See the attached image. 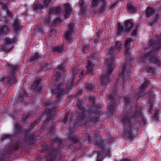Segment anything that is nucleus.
Returning <instances> with one entry per match:
<instances>
[{
  "label": "nucleus",
  "mask_w": 161,
  "mask_h": 161,
  "mask_svg": "<svg viewBox=\"0 0 161 161\" xmlns=\"http://www.w3.org/2000/svg\"><path fill=\"white\" fill-rule=\"evenodd\" d=\"M90 46L89 45L85 46L83 48V51H84L85 50H87L89 49Z\"/></svg>",
  "instance_id": "61"
},
{
  "label": "nucleus",
  "mask_w": 161,
  "mask_h": 161,
  "mask_svg": "<svg viewBox=\"0 0 161 161\" xmlns=\"http://www.w3.org/2000/svg\"><path fill=\"white\" fill-rule=\"evenodd\" d=\"M79 71V69L76 67L73 70V75H75Z\"/></svg>",
  "instance_id": "54"
},
{
  "label": "nucleus",
  "mask_w": 161,
  "mask_h": 161,
  "mask_svg": "<svg viewBox=\"0 0 161 161\" xmlns=\"http://www.w3.org/2000/svg\"><path fill=\"white\" fill-rule=\"evenodd\" d=\"M112 61L107 60L106 64L108 69L102 74L101 77V82L103 85H106L110 81V76L112 74V70L114 68Z\"/></svg>",
  "instance_id": "5"
},
{
  "label": "nucleus",
  "mask_w": 161,
  "mask_h": 161,
  "mask_svg": "<svg viewBox=\"0 0 161 161\" xmlns=\"http://www.w3.org/2000/svg\"><path fill=\"white\" fill-rule=\"evenodd\" d=\"M79 4L80 7V10L79 12L80 15H84L86 11L87 5H86L85 2L83 0H80Z\"/></svg>",
  "instance_id": "20"
},
{
  "label": "nucleus",
  "mask_w": 161,
  "mask_h": 161,
  "mask_svg": "<svg viewBox=\"0 0 161 161\" xmlns=\"http://www.w3.org/2000/svg\"><path fill=\"white\" fill-rule=\"evenodd\" d=\"M44 130L47 131H51L53 130H55V127L53 126H48L46 127V129L45 128Z\"/></svg>",
  "instance_id": "47"
},
{
  "label": "nucleus",
  "mask_w": 161,
  "mask_h": 161,
  "mask_svg": "<svg viewBox=\"0 0 161 161\" xmlns=\"http://www.w3.org/2000/svg\"><path fill=\"white\" fill-rule=\"evenodd\" d=\"M101 106L100 105L94 106L90 109L89 114L90 115L87 117L88 120L93 124L98 122L100 120L99 114Z\"/></svg>",
  "instance_id": "4"
},
{
  "label": "nucleus",
  "mask_w": 161,
  "mask_h": 161,
  "mask_svg": "<svg viewBox=\"0 0 161 161\" xmlns=\"http://www.w3.org/2000/svg\"><path fill=\"white\" fill-rule=\"evenodd\" d=\"M16 77L15 75L13 76L11 75L7 78H2L1 79V81L9 84H12L17 82V80L15 79Z\"/></svg>",
  "instance_id": "16"
},
{
  "label": "nucleus",
  "mask_w": 161,
  "mask_h": 161,
  "mask_svg": "<svg viewBox=\"0 0 161 161\" xmlns=\"http://www.w3.org/2000/svg\"><path fill=\"white\" fill-rule=\"evenodd\" d=\"M108 99L110 100V103L108 104V108L111 113H113L116 109V102L113 95L111 94L108 96Z\"/></svg>",
  "instance_id": "12"
},
{
  "label": "nucleus",
  "mask_w": 161,
  "mask_h": 161,
  "mask_svg": "<svg viewBox=\"0 0 161 161\" xmlns=\"http://www.w3.org/2000/svg\"><path fill=\"white\" fill-rule=\"evenodd\" d=\"M27 97V95L25 91L22 89H21L18 95V100L20 101H24L26 99Z\"/></svg>",
  "instance_id": "22"
},
{
  "label": "nucleus",
  "mask_w": 161,
  "mask_h": 161,
  "mask_svg": "<svg viewBox=\"0 0 161 161\" xmlns=\"http://www.w3.org/2000/svg\"><path fill=\"white\" fill-rule=\"evenodd\" d=\"M155 12L154 9L151 8L150 7L147 8L146 10V14L148 17L152 15Z\"/></svg>",
  "instance_id": "32"
},
{
  "label": "nucleus",
  "mask_w": 161,
  "mask_h": 161,
  "mask_svg": "<svg viewBox=\"0 0 161 161\" xmlns=\"http://www.w3.org/2000/svg\"><path fill=\"white\" fill-rule=\"evenodd\" d=\"M146 69H147L149 72L151 73H155L156 72L154 68L151 67L148 65H146L145 66Z\"/></svg>",
  "instance_id": "41"
},
{
  "label": "nucleus",
  "mask_w": 161,
  "mask_h": 161,
  "mask_svg": "<svg viewBox=\"0 0 161 161\" xmlns=\"http://www.w3.org/2000/svg\"><path fill=\"white\" fill-rule=\"evenodd\" d=\"M64 7L65 10V14L64 17L65 19L67 18L70 15L72 11L71 8L70 4L69 3H66L64 5Z\"/></svg>",
  "instance_id": "21"
},
{
  "label": "nucleus",
  "mask_w": 161,
  "mask_h": 161,
  "mask_svg": "<svg viewBox=\"0 0 161 161\" xmlns=\"http://www.w3.org/2000/svg\"><path fill=\"white\" fill-rule=\"evenodd\" d=\"M131 99L127 97H125V104L126 105L130 103L131 101Z\"/></svg>",
  "instance_id": "48"
},
{
  "label": "nucleus",
  "mask_w": 161,
  "mask_h": 161,
  "mask_svg": "<svg viewBox=\"0 0 161 161\" xmlns=\"http://www.w3.org/2000/svg\"><path fill=\"white\" fill-rule=\"evenodd\" d=\"M19 146V142H17L15 144L9 145L8 148L5 149L4 153L6 154L7 156L8 157L10 154L14 153V152L18 150Z\"/></svg>",
  "instance_id": "11"
},
{
  "label": "nucleus",
  "mask_w": 161,
  "mask_h": 161,
  "mask_svg": "<svg viewBox=\"0 0 161 161\" xmlns=\"http://www.w3.org/2000/svg\"><path fill=\"white\" fill-rule=\"evenodd\" d=\"M43 6L40 3H36L32 7L34 11H36L38 9H42L43 8Z\"/></svg>",
  "instance_id": "37"
},
{
  "label": "nucleus",
  "mask_w": 161,
  "mask_h": 161,
  "mask_svg": "<svg viewBox=\"0 0 161 161\" xmlns=\"http://www.w3.org/2000/svg\"><path fill=\"white\" fill-rule=\"evenodd\" d=\"M5 41V44L3 47H1V49L2 51L8 53L12 49L14 41L13 39L8 38H6Z\"/></svg>",
  "instance_id": "8"
},
{
  "label": "nucleus",
  "mask_w": 161,
  "mask_h": 161,
  "mask_svg": "<svg viewBox=\"0 0 161 161\" xmlns=\"http://www.w3.org/2000/svg\"><path fill=\"white\" fill-rule=\"evenodd\" d=\"M89 100L90 101V102H91V103L92 104V105H93V106H94V104L95 103V97H94L92 96H90L89 97ZM97 105L96 106H97Z\"/></svg>",
  "instance_id": "49"
},
{
  "label": "nucleus",
  "mask_w": 161,
  "mask_h": 161,
  "mask_svg": "<svg viewBox=\"0 0 161 161\" xmlns=\"http://www.w3.org/2000/svg\"><path fill=\"white\" fill-rule=\"evenodd\" d=\"M127 66L128 65H127V63H124L122 66V69L119 75L122 78V80L124 79H125L127 77L126 72L129 76L131 75L130 70V69H127Z\"/></svg>",
  "instance_id": "14"
},
{
  "label": "nucleus",
  "mask_w": 161,
  "mask_h": 161,
  "mask_svg": "<svg viewBox=\"0 0 161 161\" xmlns=\"http://www.w3.org/2000/svg\"><path fill=\"white\" fill-rule=\"evenodd\" d=\"M50 22V20L49 19H46L44 21V22L47 24H49Z\"/></svg>",
  "instance_id": "62"
},
{
  "label": "nucleus",
  "mask_w": 161,
  "mask_h": 161,
  "mask_svg": "<svg viewBox=\"0 0 161 161\" xmlns=\"http://www.w3.org/2000/svg\"><path fill=\"white\" fill-rule=\"evenodd\" d=\"M85 114H79L76 117V121L75 123V125L76 126H80L83 124H86L85 120Z\"/></svg>",
  "instance_id": "18"
},
{
  "label": "nucleus",
  "mask_w": 161,
  "mask_h": 161,
  "mask_svg": "<svg viewBox=\"0 0 161 161\" xmlns=\"http://www.w3.org/2000/svg\"><path fill=\"white\" fill-rule=\"evenodd\" d=\"M95 136V134L93 135V136H92L91 132L90 133L85 132L81 137V139L84 141V142L88 143L92 140L94 139Z\"/></svg>",
  "instance_id": "17"
},
{
  "label": "nucleus",
  "mask_w": 161,
  "mask_h": 161,
  "mask_svg": "<svg viewBox=\"0 0 161 161\" xmlns=\"http://www.w3.org/2000/svg\"><path fill=\"white\" fill-rule=\"evenodd\" d=\"M64 86V85L62 83L58 85L54 88L53 87L52 90L53 94L57 99L54 101L53 103H51L50 101L44 103V105L46 108L45 112L46 114L47 120L50 119L54 115V113L55 112V109L58 106V103L59 102L58 99L63 95Z\"/></svg>",
  "instance_id": "1"
},
{
  "label": "nucleus",
  "mask_w": 161,
  "mask_h": 161,
  "mask_svg": "<svg viewBox=\"0 0 161 161\" xmlns=\"http://www.w3.org/2000/svg\"><path fill=\"white\" fill-rule=\"evenodd\" d=\"M102 5L100 9L98 11V13H102L105 11V8L106 6V0H102Z\"/></svg>",
  "instance_id": "36"
},
{
  "label": "nucleus",
  "mask_w": 161,
  "mask_h": 161,
  "mask_svg": "<svg viewBox=\"0 0 161 161\" xmlns=\"http://www.w3.org/2000/svg\"><path fill=\"white\" fill-rule=\"evenodd\" d=\"M118 31L117 34L120 35L123 31V29L122 26H121L120 23H118Z\"/></svg>",
  "instance_id": "44"
},
{
  "label": "nucleus",
  "mask_w": 161,
  "mask_h": 161,
  "mask_svg": "<svg viewBox=\"0 0 161 161\" xmlns=\"http://www.w3.org/2000/svg\"><path fill=\"white\" fill-rule=\"evenodd\" d=\"M52 50L54 52H57L60 53L64 50L63 46H56L53 48Z\"/></svg>",
  "instance_id": "35"
},
{
  "label": "nucleus",
  "mask_w": 161,
  "mask_h": 161,
  "mask_svg": "<svg viewBox=\"0 0 161 161\" xmlns=\"http://www.w3.org/2000/svg\"><path fill=\"white\" fill-rule=\"evenodd\" d=\"M30 115L26 114L23 116L22 119L25 120L29 117Z\"/></svg>",
  "instance_id": "58"
},
{
  "label": "nucleus",
  "mask_w": 161,
  "mask_h": 161,
  "mask_svg": "<svg viewBox=\"0 0 161 161\" xmlns=\"http://www.w3.org/2000/svg\"><path fill=\"white\" fill-rule=\"evenodd\" d=\"M86 89L87 91L91 92L92 91L94 87L93 85H92L91 84L86 83Z\"/></svg>",
  "instance_id": "39"
},
{
  "label": "nucleus",
  "mask_w": 161,
  "mask_h": 161,
  "mask_svg": "<svg viewBox=\"0 0 161 161\" xmlns=\"http://www.w3.org/2000/svg\"><path fill=\"white\" fill-rule=\"evenodd\" d=\"M130 118L131 117L129 113H127L122 118L121 121L123 123L125 124L124 127L125 130H127L126 128L128 129L131 127Z\"/></svg>",
  "instance_id": "15"
},
{
  "label": "nucleus",
  "mask_w": 161,
  "mask_h": 161,
  "mask_svg": "<svg viewBox=\"0 0 161 161\" xmlns=\"http://www.w3.org/2000/svg\"><path fill=\"white\" fill-rule=\"evenodd\" d=\"M24 135V139L22 142L24 147H26L29 144L35 143L36 137L37 136L31 134V131H25Z\"/></svg>",
  "instance_id": "6"
},
{
  "label": "nucleus",
  "mask_w": 161,
  "mask_h": 161,
  "mask_svg": "<svg viewBox=\"0 0 161 161\" xmlns=\"http://www.w3.org/2000/svg\"><path fill=\"white\" fill-rule=\"evenodd\" d=\"M9 31V28L7 25H4L0 28V36L6 34Z\"/></svg>",
  "instance_id": "29"
},
{
  "label": "nucleus",
  "mask_w": 161,
  "mask_h": 161,
  "mask_svg": "<svg viewBox=\"0 0 161 161\" xmlns=\"http://www.w3.org/2000/svg\"><path fill=\"white\" fill-rule=\"evenodd\" d=\"M95 66V65L90 61H88L87 62V72L88 73H92L93 68Z\"/></svg>",
  "instance_id": "31"
},
{
  "label": "nucleus",
  "mask_w": 161,
  "mask_h": 161,
  "mask_svg": "<svg viewBox=\"0 0 161 161\" xmlns=\"http://www.w3.org/2000/svg\"><path fill=\"white\" fill-rule=\"evenodd\" d=\"M2 5V8L3 9L6 11L8 15L12 18V15L11 12L9 11L6 4L3 5L2 3H0Z\"/></svg>",
  "instance_id": "33"
},
{
  "label": "nucleus",
  "mask_w": 161,
  "mask_h": 161,
  "mask_svg": "<svg viewBox=\"0 0 161 161\" xmlns=\"http://www.w3.org/2000/svg\"><path fill=\"white\" fill-rule=\"evenodd\" d=\"M63 68V67L62 65H59L57 67V69L58 70L62 69Z\"/></svg>",
  "instance_id": "63"
},
{
  "label": "nucleus",
  "mask_w": 161,
  "mask_h": 161,
  "mask_svg": "<svg viewBox=\"0 0 161 161\" xmlns=\"http://www.w3.org/2000/svg\"><path fill=\"white\" fill-rule=\"evenodd\" d=\"M149 83V81L147 80H146L144 83L141 86L140 88V90L139 93V97H141L144 95L146 96V98L148 99L149 103L151 105L150 108H152V106L153 104V97H152V95L150 93H146L145 94H144V89L147 87V85Z\"/></svg>",
  "instance_id": "7"
},
{
  "label": "nucleus",
  "mask_w": 161,
  "mask_h": 161,
  "mask_svg": "<svg viewBox=\"0 0 161 161\" xmlns=\"http://www.w3.org/2000/svg\"><path fill=\"white\" fill-rule=\"evenodd\" d=\"M127 8L131 12H135L136 10V9L130 4H128Z\"/></svg>",
  "instance_id": "43"
},
{
  "label": "nucleus",
  "mask_w": 161,
  "mask_h": 161,
  "mask_svg": "<svg viewBox=\"0 0 161 161\" xmlns=\"http://www.w3.org/2000/svg\"><path fill=\"white\" fill-rule=\"evenodd\" d=\"M125 25L126 31L129 32L133 28V24L130 20H127L125 22Z\"/></svg>",
  "instance_id": "27"
},
{
  "label": "nucleus",
  "mask_w": 161,
  "mask_h": 161,
  "mask_svg": "<svg viewBox=\"0 0 161 161\" xmlns=\"http://www.w3.org/2000/svg\"><path fill=\"white\" fill-rule=\"evenodd\" d=\"M35 31L37 32L43 33V30L42 29L41 26H37L36 29Z\"/></svg>",
  "instance_id": "50"
},
{
  "label": "nucleus",
  "mask_w": 161,
  "mask_h": 161,
  "mask_svg": "<svg viewBox=\"0 0 161 161\" xmlns=\"http://www.w3.org/2000/svg\"><path fill=\"white\" fill-rule=\"evenodd\" d=\"M38 58V55L37 53H36L35 54L30 58L31 61H33Z\"/></svg>",
  "instance_id": "53"
},
{
  "label": "nucleus",
  "mask_w": 161,
  "mask_h": 161,
  "mask_svg": "<svg viewBox=\"0 0 161 161\" xmlns=\"http://www.w3.org/2000/svg\"><path fill=\"white\" fill-rule=\"evenodd\" d=\"M68 116H69L68 114H65L64 118V120H63V122L65 124L68 121Z\"/></svg>",
  "instance_id": "56"
},
{
  "label": "nucleus",
  "mask_w": 161,
  "mask_h": 161,
  "mask_svg": "<svg viewBox=\"0 0 161 161\" xmlns=\"http://www.w3.org/2000/svg\"><path fill=\"white\" fill-rule=\"evenodd\" d=\"M14 129L15 130H20L22 127L20 125L16 123L14 125Z\"/></svg>",
  "instance_id": "51"
},
{
  "label": "nucleus",
  "mask_w": 161,
  "mask_h": 161,
  "mask_svg": "<svg viewBox=\"0 0 161 161\" xmlns=\"http://www.w3.org/2000/svg\"><path fill=\"white\" fill-rule=\"evenodd\" d=\"M105 141H96L95 142L94 144L99 148H100L102 150L105 149L107 152V155L109 156L110 154V150L111 149V147L109 144H105Z\"/></svg>",
  "instance_id": "9"
},
{
  "label": "nucleus",
  "mask_w": 161,
  "mask_h": 161,
  "mask_svg": "<svg viewBox=\"0 0 161 161\" xmlns=\"http://www.w3.org/2000/svg\"><path fill=\"white\" fill-rule=\"evenodd\" d=\"M103 154L102 152H98L97 153V161H103Z\"/></svg>",
  "instance_id": "40"
},
{
  "label": "nucleus",
  "mask_w": 161,
  "mask_h": 161,
  "mask_svg": "<svg viewBox=\"0 0 161 161\" xmlns=\"http://www.w3.org/2000/svg\"><path fill=\"white\" fill-rule=\"evenodd\" d=\"M21 26H20L19 25V22L17 21V19H16L14 22L13 24V29L16 33L19 30L21 29Z\"/></svg>",
  "instance_id": "30"
},
{
  "label": "nucleus",
  "mask_w": 161,
  "mask_h": 161,
  "mask_svg": "<svg viewBox=\"0 0 161 161\" xmlns=\"http://www.w3.org/2000/svg\"><path fill=\"white\" fill-rule=\"evenodd\" d=\"M8 67H10L11 68L10 72L11 75H12L13 76L15 75L16 71L18 69L19 65H15L13 66L9 64H8Z\"/></svg>",
  "instance_id": "26"
},
{
  "label": "nucleus",
  "mask_w": 161,
  "mask_h": 161,
  "mask_svg": "<svg viewBox=\"0 0 161 161\" xmlns=\"http://www.w3.org/2000/svg\"><path fill=\"white\" fill-rule=\"evenodd\" d=\"M51 0H44L45 6H47L51 2Z\"/></svg>",
  "instance_id": "57"
},
{
  "label": "nucleus",
  "mask_w": 161,
  "mask_h": 161,
  "mask_svg": "<svg viewBox=\"0 0 161 161\" xmlns=\"http://www.w3.org/2000/svg\"><path fill=\"white\" fill-rule=\"evenodd\" d=\"M109 136H108V139L107 138H105L103 139H99L98 140H97V141H104L105 144H109L110 145V147H111V144H112L113 142H114L115 140V139L114 138L112 137H109Z\"/></svg>",
  "instance_id": "28"
},
{
  "label": "nucleus",
  "mask_w": 161,
  "mask_h": 161,
  "mask_svg": "<svg viewBox=\"0 0 161 161\" xmlns=\"http://www.w3.org/2000/svg\"><path fill=\"white\" fill-rule=\"evenodd\" d=\"M114 48L117 52L119 51L122 48V44L119 41L116 42Z\"/></svg>",
  "instance_id": "38"
},
{
  "label": "nucleus",
  "mask_w": 161,
  "mask_h": 161,
  "mask_svg": "<svg viewBox=\"0 0 161 161\" xmlns=\"http://www.w3.org/2000/svg\"><path fill=\"white\" fill-rule=\"evenodd\" d=\"M53 140L54 142L58 145V148H54L52 146L47 144H43L42 147V151H48L51 153L49 156L47 157L46 161H53L57 160H59L62 157V152L60 148H61L60 145L63 142V140L56 137L53 138Z\"/></svg>",
  "instance_id": "2"
},
{
  "label": "nucleus",
  "mask_w": 161,
  "mask_h": 161,
  "mask_svg": "<svg viewBox=\"0 0 161 161\" xmlns=\"http://www.w3.org/2000/svg\"><path fill=\"white\" fill-rule=\"evenodd\" d=\"M1 138L2 140L8 139L11 140L12 138V136L8 134H4L1 136Z\"/></svg>",
  "instance_id": "42"
},
{
  "label": "nucleus",
  "mask_w": 161,
  "mask_h": 161,
  "mask_svg": "<svg viewBox=\"0 0 161 161\" xmlns=\"http://www.w3.org/2000/svg\"><path fill=\"white\" fill-rule=\"evenodd\" d=\"M137 31V29H136L134 30L132 33V35L133 36L136 35V34Z\"/></svg>",
  "instance_id": "60"
},
{
  "label": "nucleus",
  "mask_w": 161,
  "mask_h": 161,
  "mask_svg": "<svg viewBox=\"0 0 161 161\" xmlns=\"http://www.w3.org/2000/svg\"><path fill=\"white\" fill-rule=\"evenodd\" d=\"M36 125V123H33L31 124V126L29 128L28 130V131H31L32 130H35L36 129H34V128H35Z\"/></svg>",
  "instance_id": "52"
},
{
  "label": "nucleus",
  "mask_w": 161,
  "mask_h": 161,
  "mask_svg": "<svg viewBox=\"0 0 161 161\" xmlns=\"http://www.w3.org/2000/svg\"><path fill=\"white\" fill-rule=\"evenodd\" d=\"M132 131H123V133L125 136L127 138V140H132L135 137V135L131 132Z\"/></svg>",
  "instance_id": "25"
},
{
  "label": "nucleus",
  "mask_w": 161,
  "mask_h": 161,
  "mask_svg": "<svg viewBox=\"0 0 161 161\" xmlns=\"http://www.w3.org/2000/svg\"><path fill=\"white\" fill-rule=\"evenodd\" d=\"M99 0H92V9H94V7L98 5Z\"/></svg>",
  "instance_id": "45"
},
{
  "label": "nucleus",
  "mask_w": 161,
  "mask_h": 161,
  "mask_svg": "<svg viewBox=\"0 0 161 161\" xmlns=\"http://www.w3.org/2000/svg\"><path fill=\"white\" fill-rule=\"evenodd\" d=\"M55 79H56L57 81L59 80L61 78L60 74L58 72H57L56 74L55 75Z\"/></svg>",
  "instance_id": "55"
},
{
  "label": "nucleus",
  "mask_w": 161,
  "mask_h": 161,
  "mask_svg": "<svg viewBox=\"0 0 161 161\" xmlns=\"http://www.w3.org/2000/svg\"><path fill=\"white\" fill-rule=\"evenodd\" d=\"M78 107L82 111H84V109L82 108L83 106L81 104H80L78 105Z\"/></svg>",
  "instance_id": "64"
},
{
  "label": "nucleus",
  "mask_w": 161,
  "mask_h": 161,
  "mask_svg": "<svg viewBox=\"0 0 161 161\" xmlns=\"http://www.w3.org/2000/svg\"><path fill=\"white\" fill-rule=\"evenodd\" d=\"M61 21V20L59 18L56 19L53 21L52 25L53 26H55L57 23H60Z\"/></svg>",
  "instance_id": "46"
},
{
  "label": "nucleus",
  "mask_w": 161,
  "mask_h": 161,
  "mask_svg": "<svg viewBox=\"0 0 161 161\" xmlns=\"http://www.w3.org/2000/svg\"><path fill=\"white\" fill-rule=\"evenodd\" d=\"M107 53L111 55V57L112 60L114 59V57L115 56V54L114 53L115 51L114 50V48L113 47H110L107 51Z\"/></svg>",
  "instance_id": "34"
},
{
  "label": "nucleus",
  "mask_w": 161,
  "mask_h": 161,
  "mask_svg": "<svg viewBox=\"0 0 161 161\" xmlns=\"http://www.w3.org/2000/svg\"><path fill=\"white\" fill-rule=\"evenodd\" d=\"M155 37L157 39L156 40L153 41L151 40L149 42L150 46H153V49L155 50V51L151 52L146 54L144 57H147L150 62H152L155 64L159 66L161 64V61L160 59L156 57L157 55V52L156 51L160 49L161 48V35L159 36L156 35Z\"/></svg>",
  "instance_id": "3"
},
{
  "label": "nucleus",
  "mask_w": 161,
  "mask_h": 161,
  "mask_svg": "<svg viewBox=\"0 0 161 161\" xmlns=\"http://www.w3.org/2000/svg\"><path fill=\"white\" fill-rule=\"evenodd\" d=\"M74 132L71 131L69 135V138L72 143L79 144H80V142L79 139V137L74 134Z\"/></svg>",
  "instance_id": "19"
},
{
  "label": "nucleus",
  "mask_w": 161,
  "mask_h": 161,
  "mask_svg": "<svg viewBox=\"0 0 161 161\" xmlns=\"http://www.w3.org/2000/svg\"><path fill=\"white\" fill-rule=\"evenodd\" d=\"M74 25L73 24H70L68 25L67 30L65 32L64 37L65 40L69 41L71 39L72 36L74 33L73 28Z\"/></svg>",
  "instance_id": "13"
},
{
  "label": "nucleus",
  "mask_w": 161,
  "mask_h": 161,
  "mask_svg": "<svg viewBox=\"0 0 161 161\" xmlns=\"http://www.w3.org/2000/svg\"><path fill=\"white\" fill-rule=\"evenodd\" d=\"M132 41L131 38H129L126 40L125 43V54H128L129 51L130 47V43L132 42Z\"/></svg>",
  "instance_id": "24"
},
{
  "label": "nucleus",
  "mask_w": 161,
  "mask_h": 161,
  "mask_svg": "<svg viewBox=\"0 0 161 161\" xmlns=\"http://www.w3.org/2000/svg\"><path fill=\"white\" fill-rule=\"evenodd\" d=\"M158 112L155 113L154 114V115L153 116V119H154L155 120H157V115Z\"/></svg>",
  "instance_id": "59"
},
{
  "label": "nucleus",
  "mask_w": 161,
  "mask_h": 161,
  "mask_svg": "<svg viewBox=\"0 0 161 161\" xmlns=\"http://www.w3.org/2000/svg\"><path fill=\"white\" fill-rule=\"evenodd\" d=\"M61 8L60 7H53L50 9L49 12V16L50 17V14L51 13L55 14H60L61 13Z\"/></svg>",
  "instance_id": "23"
},
{
  "label": "nucleus",
  "mask_w": 161,
  "mask_h": 161,
  "mask_svg": "<svg viewBox=\"0 0 161 161\" xmlns=\"http://www.w3.org/2000/svg\"><path fill=\"white\" fill-rule=\"evenodd\" d=\"M41 81L40 79L38 78L36 79L33 84L31 86V88L34 90V92L35 93L40 92L42 89Z\"/></svg>",
  "instance_id": "10"
}]
</instances>
